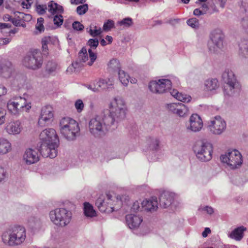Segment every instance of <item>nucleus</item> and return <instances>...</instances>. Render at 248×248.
<instances>
[{
    "label": "nucleus",
    "mask_w": 248,
    "mask_h": 248,
    "mask_svg": "<svg viewBox=\"0 0 248 248\" xmlns=\"http://www.w3.org/2000/svg\"><path fill=\"white\" fill-rule=\"evenodd\" d=\"M213 147L208 141L202 142V161H208L212 158Z\"/></svg>",
    "instance_id": "4be33fe9"
},
{
    "label": "nucleus",
    "mask_w": 248,
    "mask_h": 248,
    "mask_svg": "<svg viewBox=\"0 0 248 248\" xmlns=\"http://www.w3.org/2000/svg\"><path fill=\"white\" fill-rule=\"evenodd\" d=\"M54 23L57 26H60L63 23V17L61 15H56L54 17Z\"/></svg>",
    "instance_id": "de8ad7c7"
},
{
    "label": "nucleus",
    "mask_w": 248,
    "mask_h": 248,
    "mask_svg": "<svg viewBox=\"0 0 248 248\" xmlns=\"http://www.w3.org/2000/svg\"><path fill=\"white\" fill-rule=\"evenodd\" d=\"M25 78L24 77L20 75L16 76V79H14L13 83L15 85L17 84L18 88H21L25 82Z\"/></svg>",
    "instance_id": "58836bf2"
},
{
    "label": "nucleus",
    "mask_w": 248,
    "mask_h": 248,
    "mask_svg": "<svg viewBox=\"0 0 248 248\" xmlns=\"http://www.w3.org/2000/svg\"><path fill=\"white\" fill-rule=\"evenodd\" d=\"M211 233V229L208 227L204 228V230L202 232V237H206L208 234Z\"/></svg>",
    "instance_id": "338daca9"
},
{
    "label": "nucleus",
    "mask_w": 248,
    "mask_h": 248,
    "mask_svg": "<svg viewBox=\"0 0 248 248\" xmlns=\"http://www.w3.org/2000/svg\"><path fill=\"white\" fill-rule=\"evenodd\" d=\"M23 159L27 165L37 163L39 160L38 151L32 148L27 149L23 154Z\"/></svg>",
    "instance_id": "2eb2a0df"
},
{
    "label": "nucleus",
    "mask_w": 248,
    "mask_h": 248,
    "mask_svg": "<svg viewBox=\"0 0 248 248\" xmlns=\"http://www.w3.org/2000/svg\"><path fill=\"white\" fill-rule=\"evenodd\" d=\"M73 28L76 31H81L84 29V26L78 21H75L72 24Z\"/></svg>",
    "instance_id": "603ef678"
},
{
    "label": "nucleus",
    "mask_w": 248,
    "mask_h": 248,
    "mask_svg": "<svg viewBox=\"0 0 248 248\" xmlns=\"http://www.w3.org/2000/svg\"><path fill=\"white\" fill-rule=\"evenodd\" d=\"M141 208L151 213L156 211L158 208V202L156 197L143 200L141 203Z\"/></svg>",
    "instance_id": "f3484780"
},
{
    "label": "nucleus",
    "mask_w": 248,
    "mask_h": 248,
    "mask_svg": "<svg viewBox=\"0 0 248 248\" xmlns=\"http://www.w3.org/2000/svg\"><path fill=\"white\" fill-rule=\"evenodd\" d=\"M172 83L168 79L152 80L149 83V89L153 93L161 94L170 89Z\"/></svg>",
    "instance_id": "9b49d317"
},
{
    "label": "nucleus",
    "mask_w": 248,
    "mask_h": 248,
    "mask_svg": "<svg viewBox=\"0 0 248 248\" xmlns=\"http://www.w3.org/2000/svg\"><path fill=\"white\" fill-rule=\"evenodd\" d=\"M193 150L197 158L202 159V140H199L195 142L193 146Z\"/></svg>",
    "instance_id": "7c9ffc66"
},
{
    "label": "nucleus",
    "mask_w": 248,
    "mask_h": 248,
    "mask_svg": "<svg viewBox=\"0 0 248 248\" xmlns=\"http://www.w3.org/2000/svg\"><path fill=\"white\" fill-rule=\"evenodd\" d=\"M75 106L78 112H81L84 108V104L83 101L81 99L77 100L75 103Z\"/></svg>",
    "instance_id": "49530a36"
},
{
    "label": "nucleus",
    "mask_w": 248,
    "mask_h": 248,
    "mask_svg": "<svg viewBox=\"0 0 248 248\" xmlns=\"http://www.w3.org/2000/svg\"><path fill=\"white\" fill-rule=\"evenodd\" d=\"M210 38L211 42L208 44V47L211 52L217 53L223 47L225 35L221 29L217 28L213 30Z\"/></svg>",
    "instance_id": "6e6552de"
},
{
    "label": "nucleus",
    "mask_w": 248,
    "mask_h": 248,
    "mask_svg": "<svg viewBox=\"0 0 248 248\" xmlns=\"http://www.w3.org/2000/svg\"><path fill=\"white\" fill-rule=\"evenodd\" d=\"M109 109L105 110L102 117L97 116L92 118L89 123L90 132L94 137L100 138L105 135L107 125L110 126L118 124L126 117L127 108L124 99L116 97L111 101Z\"/></svg>",
    "instance_id": "f257e3e1"
},
{
    "label": "nucleus",
    "mask_w": 248,
    "mask_h": 248,
    "mask_svg": "<svg viewBox=\"0 0 248 248\" xmlns=\"http://www.w3.org/2000/svg\"><path fill=\"white\" fill-rule=\"evenodd\" d=\"M22 129L21 123L19 120L12 121L6 124L5 130L11 135L19 134Z\"/></svg>",
    "instance_id": "412c9836"
},
{
    "label": "nucleus",
    "mask_w": 248,
    "mask_h": 248,
    "mask_svg": "<svg viewBox=\"0 0 248 248\" xmlns=\"http://www.w3.org/2000/svg\"><path fill=\"white\" fill-rule=\"evenodd\" d=\"M15 16H17V14H19L20 15V18L22 19L23 20H30L31 17V16L29 14H25L23 13H20L19 12H16L14 13Z\"/></svg>",
    "instance_id": "4d7b16f0"
},
{
    "label": "nucleus",
    "mask_w": 248,
    "mask_h": 248,
    "mask_svg": "<svg viewBox=\"0 0 248 248\" xmlns=\"http://www.w3.org/2000/svg\"><path fill=\"white\" fill-rule=\"evenodd\" d=\"M23 64L29 69L36 70L40 68L43 63V58L40 51L34 49L25 57Z\"/></svg>",
    "instance_id": "9d476101"
},
{
    "label": "nucleus",
    "mask_w": 248,
    "mask_h": 248,
    "mask_svg": "<svg viewBox=\"0 0 248 248\" xmlns=\"http://www.w3.org/2000/svg\"><path fill=\"white\" fill-rule=\"evenodd\" d=\"M81 62H75L72 63V66L74 68L75 72H78L79 71L82 67Z\"/></svg>",
    "instance_id": "052dcab7"
},
{
    "label": "nucleus",
    "mask_w": 248,
    "mask_h": 248,
    "mask_svg": "<svg viewBox=\"0 0 248 248\" xmlns=\"http://www.w3.org/2000/svg\"><path fill=\"white\" fill-rule=\"evenodd\" d=\"M247 230V228L241 226L233 230L229 234V236L236 241H240L244 237V232Z\"/></svg>",
    "instance_id": "b1692460"
},
{
    "label": "nucleus",
    "mask_w": 248,
    "mask_h": 248,
    "mask_svg": "<svg viewBox=\"0 0 248 248\" xmlns=\"http://www.w3.org/2000/svg\"><path fill=\"white\" fill-rule=\"evenodd\" d=\"M142 220V217L140 215L131 214L125 216L126 224L131 229L138 228Z\"/></svg>",
    "instance_id": "a211bd4d"
},
{
    "label": "nucleus",
    "mask_w": 248,
    "mask_h": 248,
    "mask_svg": "<svg viewBox=\"0 0 248 248\" xmlns=\"http://www.w3.org/2000/svg\"><path fill=\"white\" fill-rule=\"evenodd\" d=\"M89 56L90 61L88 62L87 64L91 66H92L95 60L97 59V55L95 53L93 52L92 49H88Z\"/></svg>",
    "instance_id": "4c0bfd02"
},
{
    "label": "nucleus",
    "mask_w": 248,
    "mask_h": 248,
    "mask_svg": "<svg viewBox=\"0 0 248 248\" xmlns=\"http://www.w3.org/2000/svg\"><path fill=\"white\" fill-rule=\"evenodd\" d=\"M111 198V196L107 194L106 198L102 195L97 199L95 204L101 212L109 213L115 210L114 207L112 206Z\"/></svg>",
    "instance_id": "4468645a"
},
{
    "label": "nucleus",
    "mask_w": 248,
    "mask_h": 248,
    "mask_svg": "<svg viewBox=\"0 0 248 248\" xmlns=\"http://www.w3.org/2000/svg\"><path fill=\"white\" fill-rule=\"evenodd\" d=\"M11 41L9 38H0V46L8 44Z\"/></svg>",
    "instance_id": "69168bd1"
},
{
    "label": "nucleus",
    "mask_w": 248,
    "mask_h": 248,
    "mask_svg": "<svg viewBox=\"0 0 248 248\" xmlns=\"http://www.w3.org/2000/svg\"><path fill=\"white\" fill-rule=\"evenodd\" d=\"M20 16H18L17 18H13V19L12 20V23L16 26H20L21 25L22 20V19H21L20 18Z\"/></svg>",
    "instance_id": "bf43d9fd"
},
{
    "label": "nucleus",
    "mask_w": 248,
    "mask_h": 248,
    "mask_svg": "<svg viewBox=\"0 0 248 248\" xmlns=\"http://www.w3.org/2000/svg\"><path fill=\"white\" fill-rule=\"evenodd\" d=\"M46 9V6L45 5H37L36 6V11L39 15H43L45 13Z\"/></svg>",
    "instance_id": "8fccbe9b"
},
{
    "label": "nucleus",
    "mask_w": 248,
    "mask_h": 248,
    "mask_svg": "<svg viewBox=\"0 0 248 248\" xmlns=\"http://www.w3.org/2000/svg\"><path fill=\"white\" fill-rule=\"evenodd\" d=\"M14 72L12 63L6 60L0 61V73L5 78H10Z\"/></svg>",
    "instance_id": "6ab92c4d"
},
{
    "label": "nucleus",
    "mask_w": 248,
    "mask_h": 248,
    "mask_svg": "<svg viewBox=\"0 0 248 248\" xmlns=\"http://www.w3.org/2000/svg\"><path fill=\"white\" fill-rule=\"evenodd\" d=\"M239 55L244 58H248V40L242 39L239 44Z\"/></svg>",
    "instance_id": "393cba45"
},
{
    "label": "nucleus",
    "mask_w": 248,
    "mask_h": 248,
    "mask_svg": "<svg viewBox=\"0 0 248 248\" xmlns=\"http://www.w3.org/2000/svg\"><path fill=\"white\" fill-rule=\"evenodd\" d=\"M119 24L121 26L129 28L133 24V19L130 17H126L119 21Z\"/></svg>",
    "instance_id": "a19ab883"
},
{
    "label": "nucleus",
    "mask_w": 248,
    "mask_h": 248,
    "mask_svg": "<svg viewBox=\"0 0 248 248\" xmlns=\"http://www.w3.org/2000/svg\"><path fill=\"white\" fill-rule=\"evenodd\" d=\"M119 78L121 83L125 86H126L129 80V76L124 71L120 70L118 72Z\"/></svg>",
    "instance_id": "2f4dec72"
},
{
    "label": "nucleus",
    "mask_w": 248,
    "mask_h": 248,
    "mask_svg": "<svg viewBox=\"0 0 248 248\" xmlns=\"http://www.w3.org/2000/svg\"><path fill=\"white\" fill-rule=\"evenodd\" d=\"M7 176V172L4 167L0 166V183L5 180Z\"/></svg>",
    "instance_id": "6e6d98bb"
},
{
    "label": "nucleus",
    "mask_w": 248,
    "mask_h": 248,
    "mask_svg": "<svg viewBox=\"0 0 248 248\" xmlns=\"http://www.w3.org/2000/svg\"><path fill=\"white\" fill-rule=\"evenodd\" d=\"M178 105L174 103L168 104V108L171 112L175 113Z\"/></svg>",
    "instance_id": "e2e57ef3"
},
{
    "label": "nucleus",
    "mask_w": 248,
    "mask_h": 248,
    "mask_svg": "<svg viewBox=\"0 0 248 248\" xmlns=\"http://www.w3.org/2000/svg\"><path fill=\"white\" fill-rule=\"evenodd\" d=\"M109 79L108 78H101L97 82V84L98 87L102 89H106L108 88V86L111 85V83H109Z\"/></svg>",
    "instance_id": "f704fd0d"
},
{
    "label": "nucleus",
    "mask_w": 248,
    "mask_h": 248,
    "mask_svg": "<svg viewBox=\"0 0 248 248\" xmlns=\"http://www.w3.org/2000/svg\"><path fill=\"white\" fill-rule=\"evenodd\" d=\"M60 130L62 135L68 140H73L79 134L78 123L74 119L64 117L60 122Z\"/></svg>",
    "instance_id": "20e7f679"
},
{
    "label": "nucleus",
    "mask_w": 248,
    "mask_h": 248,
    "mask_svg": "<svg viewBox=\"0 0 248 248\" xmlns=\"http://www.w3.org/2000/svg\"><path fill=\"white\" fill-rule=\"evenodd\" d=\"M54 113L53 108L50 105L43 107L41 110L38 124L41 127L48 125L53 120Z\"/></svg>",
    "instance_id": "ddd939ff"
},
{
    "label": "nucleus",
    "mask_w": 248,
    "mask_h": 248,
    "mask_svg": "<svg viewBox=\"0 0 248 248\" xmlns=\"http://www.w3.org/2000/svg\"><path fill=\"white\" fill-rule=\"evenodd\" d=\"M222 78L224 83V92L225 94L232 96L239 91L240 84L231 69H226L222 74Z\"/></svg>",
    "instance_id": "39448f33"
},
{
    "label": "nucleus",
    "mask_w": 248,
    "mask_h": 248,
    "mask_svg": "<svg viewBox=\"0 0 248 248\" xmlns=\"http://www.w3.org/2000/svg\"><path fill=\"white\" fill-rule=\"evenodd\" d=\"M86 30L90 35L93 37L100 35L102 32L101 28L98 27L93 24H91Z\"/></svg>",
    "instance_id": "c85d7f7f"
},
{
    "label": "nucleus",
    "mask_w": 248,
    "mask_h": 248,
    "mask_svg": "<svg viewBox=\"0 0 248 248\" xmlns=\"http://www.w3.org/2000/svg\"><path fill=\"white\" fill-rule=\"evenodd\" d=\"M7 92V89L3 85H0V97L6 94Z\"/></svg>",
    "instance_id": "774afa93"
},
{
    "label": "nucleus",
    "mask_w": 248,
    "mask_h": 248,
    "mask_svg": "<svg viewBox=\"0 0 248 248\" xmlns=\"http://www.w3.org/2000/svg\"><path fill=\"white\" fill-rule=\"evenodd\" d=\"M189 125L186 128L191 131L197 132L202 129V118L197 114H193L189 118Z\"/></svg>",
    "instance_id": "dca6fc26"
},
{
    "label": "nucleus",
    "mask_w": 248,
    "mask_h": 248,
    "mask_svg": "<svg viewBox=\"0 0 248 248\" xmlns=\"http://www.w3.org/2000/svg\"><path fill=\"white\" fill-rule=\"evenodd\" d=\"M186 23L188 26L193 29H197L200 26L199 21L195 17L189 19Z\"/></svg>",
    "instance_id": "ea45409f"
},
{
    "label": "nucleus",
    "mask_w": 248,
    "mask_h": 248,
    "mask_svg": "<svg viewBox=\"0 0 248 248\" xmlns=\"http://www.w3.org/2000/svg\"><path fill=\"white\" fill-rule=\"evenodd\" d=\"M50 42V37H45L42 40V48L44 55L48 54L47 44Z\"/></svg>",
    "instance_id": "e433bc0d"
},
{
    "label": "nucleus",
    "mask_w": 248,
    "mask_h": 248,
    "mask_svg": "<svg viewBox=\"0 0 248 248\" xmlns=\"http://www.w3.org/2000/svg\"><path fill=\"white\" fill-rule=\"evenodd\" d=\"M6 110L1 108H0V125L5 123L6 121Z\"/></svg>",
    "instance_id": "09e8293b"
},
{
    "label": "nucleus",
    "mask_w": 248,
    "mask_h": 248,
    "mask_svg": "<svg viewBox=\"0 0 248 248\" xmlns=\"http://www.w3.org/2000/svg\"><path fill=\"white\" fill-rule=\"evenodd\" d=\"M202 211L206 212L210 215H212L214 212V209L212 207L209 206H206L202 208Z\"/></svg>",
    "instance_id": "680f3d73"
},
{
    "label": "nucleus",
    "mask_w": 248,
    "mask_h": 248,
    "mask_svg": "<svg viewBox=\"0 0 248 248\" xmlns=\"http://www.w3.org/2000/svg\"><path fill=\"white\" fill-rule=\"evenodd\" d=\"M11 150L9 141L4 139L0 138V154H5Z\"/></svg>",
    "instance_id": "bb28decb"
},
{
    "label": "nucleus",
    "mask_w": 248,
    "mask_h": 248,
    "mask_svg": "<svg viewBox=\"0 0 248 248\" xmlns=\"http://www.w3.org/2000/svg\"><path fill=\"white\" fill-rule=\"evenodd\" d=\"M84 214L87 217H93L96 216V213L93 206L89 202L84 203Z\"/></svg>",
    "instance_id": "a878e982"
},
{
    "label": "nucleus",
    "mask_w": 248,
    "mask_h": 248,
    "mask_svg": "<svg viewBox=\"0 0 248 248\" xmlns=\"http://www.w3.org/2000/svg\"><path fill=\"white\" fill-rule=\"evenodd\" d=\"M57 68V63L53 61L48 62L46 66V71L49 74L52 73L56 71Z\"/></svg>",
    "instance_id": "c9c22d12"
},
{
    "label": "nucleus",
    "mask_w": 248,
    "mask_h": 248,
    "mask_svg": "<svg viewBox=\"0 0 248 248\" xmlns=\"http://www.w3.org/2000/svg\"><path fill=\"white\" fill-rule=\"evenodd\" d=\"M41 144L38 151L43 156L55 158L57 155V148L59 140L55 129L48 128L44 130L40 134Z\"/></svg>",
    "instance_id": "f03ea898"
},
{
    "label": "nucleus",
    "mask_w": 248,
    "mask_h": 248,
    "mask_svg": "<svg viewBox=\"0 0 248 248\" xmlns=\"http://www.w3.org/2000/svg\"><path fill=\"white\" fill-rule=\"evenodd\" d=\"M32 3V0H26L22 2V5L23 8L29 9L31 7Z\"/></svg>",
    "instance_id": "0e129e2a"
},
{
    "label": "nucleus",
    "mask_w": 248,
    "mask_h": 248,
    "mask_svg": "<svg viewBox=\"0 0 248 248\" xmlns=\"http://www.w3.org/2000/svg\"><path fill=\"white\" fill-rule=\"evenodd\" d=\"M174 193L170 191H163L160 195V205L163 208H166L169 206L174 200Z\"/></svg>",
    "instance_id": "aec40b11"
},
{
    "label": "nucleus",
    "mask_w": 248,
    "mask_h": 248,
    "mask_svg": "<svg viewBox=\"0 0 248 248\" xmlns=\"http://www.w3.org/2000/svg\"><path fill=\"white\" fill-rule=\"evenodd\" d=\"M222 163L226 164L231 170L239 169L243 163V158L241 153L237 150L229 151L220 157Z\"/></svg>",
    "instance_id": "0eeeda50"
},
{
    "label": "nucleus",
    "mask_w": 248,
    "mask_h": 248,
    "mask_svg": "<svg viewBox=\"0 0 248 248\" xmlns=\"http://www.w3.org/2000/svg\"><path fill=\"white\" fill-rule=\"evenodd\" d=\"M188 112V108L183 104H178L177 108H176V114L180 117L185 116Z\"/></svg>",
    "instance_id": "473e14b6"
},
{
    "label": "nucleus",
    "mask_w": 248,
    "mask_h": 248,
    "mask_svg": "<svg viewBox=\"0 0 248 248\" xmlns=\"http://www.w3.org/2000/svg\"><path fill=\"white\" fill-rule=\"evenodd\" d=\"M89 59L87 49L83 47L78 53V60L80 62H85Z\"/></svg>",
    "instance_id": "72a5a7b5"
},
{
    "label": "nucleus",
    "mask_w": 248,
    "mask_h": 248,
    "mask_svg": "<svg viewBox=\"0 0 248 248\" xmlns=\"http://www.w3.org/2000/svg\"><path fill=\"white\" fill-rule=\"evenodd\" d=\"M87 45L90 47V49H92V50L96 49L99 45L98 40L96 38L90 39L88 41Z\"/></svg>",
    "instance_id": "37998d69"
},
{
    "label": "nucleus",
    "mask_w": 248,
    "mask_h": 248,
    "mask_svg": "<svg viewBox=\"0 0 248 248\" xmlns=\"http://www.w3.org/2000/svg\"><path fill=\"white\" fill-rule=\"evenodd\" d=\"M57 3L54 2L53 1H50L48 5V11L54 14L56 13V9H57Z\"/></svg>",
    "instance_id": "864d4df0"
},
{
    "label": "nucleus",
    "mask_w": 248,
    "mask_h": 248,
    "mask_svg": "<svg viewBox=\"0 0 248 248\" xmlns=\"http://www.w3.org/2000/svg\"><path fill=\"white\" fill-rule=\"evenodd\" d=\"M1 241L9 247L22 245L27 237L25 228L22 226H14L6 229L1 234Z\"/></svg>",
    "instance_id": "7ed1b4c3"
},
{
    "label": "nucleus",
    "mask_w": 248,
    "mask_h": 248,
    "mask_svg": "<svg viewBox=\"0 0 248 248\" xmlns=\"http://www.w3.org/2000/svg\"><path fill=\"white\" fill-rule=\"evenodd\" d=\"M8 110L14 115H18L24 110H29L31 108V104H27L25 98L20 96L14 97L8 101L7 104Z\"/></svg>",
    "instance_id": "1a4fd4ad"
},
{
    "label": "nucleus",
    "mask_w": 248,
    "mask_h": 248,
    "mask_svg": "<svg viewBox=\"0 0 248 248\" xmlns=\"http://www.w3.org/2000/svg\"><path fill=\"white\" fill-rule=\"evenodd\" d=\"M168 91H169L174 98L181 102L188 103L191 100V97L190 95L179 93L177 90L170 89Z\"/></svg>",
    "instance_id": "5701e85b"
},
{
    "label": "nucleus",
    "mask_w": 248,
    "mask_h": 248,
    "mask_svg": "<svg viewBox=\"0 0 248 248\" xmlns=\"http://www.w3.org/2000/svg\"><path fill=\"white\" fill-rule=\"evenodd\" d=\"M108 68L109 70L112 71H119L120 70L121 65L119 61L116 59L110 60L108 64Z\"/></svg>",
    "instance_id": "c756f323"
},
{
    "label": "nucleus",
    "mask_w": 248,
    "mask_h": 248,
    "mask_svg": "<svg viewBox=\"0 0 248 248\" xmlns=\"http://www.w3.org/2000/svg\"><path fill=\"white\" fill-rule=\"evenodd\" d=\"M44 19L43 17H39L37 19V22L35 26L36 29L39 31L40 32L44 31V27L43 25Z\"/></svg>",
    "instance_id": "a18cd8bd"
},
{
    "label": "nucleus",
    "mask_w": 248,
    "mask_h": 248,
    "mask_svg": "<svg viewBox=\"0 0 248 248\" xmlns=\"http://www.w3.org/2000/svg\"><path fill=\"white\" fill-rule=\"evenodd\" d=\"M207 128L212 134L219 135L225 130L226 124L220 116H216L208 123Z\"/></svg>",
    "instance_id": "f8f14e48"
},
{
    "label": "nucleus",
    "mask_w": 248,
    "mask_h": 248,
    "mask_svg": "<svg viewBox=\"0 0 248 248\" xmlns=\"http://www.w3.org/2000/svg\"><path fill=\"white\" fill-rule=\"evenodd\" d=\"M141 202H139V201H135L132 207H131V211L133 212H137L140 210V204H141Z\"/></svg>",
    "instance_id": "13d9d810"
},
{
    "label": "nucleus",
    "mask_w": 248,
    "mask_h": 248,
    "mask_svg": "<svg viewBox=\"0 0 248 248\" xmlns=\"http://www.w3.org/2000/svg\"><path fill=\"white\" fill-rule=\"evenodd\" d=\"M218 87V81L216 78L208 79L204 82V90L212 91Z\"/></svg>",
    "instance_id": "cd10ccee"
},
{
    "label": "nucleus",
    "mask_w": 248,
    "mask_h": 248,
    "mask_svg": "<svg viewBox=\"0 0 248 248\" xmlns=\"http://www.w3.org/2000/svg\"><path fill=\"white\" fill-rule=\"evenodd\" d=\"M88 10V5L87 4H84L78 6L77 8V12L79 15H82L85 14Z\"/></svg>",
    "instance_id": "c03bdc74"
},
{
    "label": "nucleus",
    "mask_w": 248,
    "mask_h": 248,
    "mask_svg": "<svg viewBox=\"0 0 248 248\" xmlns=\"http://www.w3.org/2000/svg\"><path fill=\"white\" fill-rule=\"evenodd\" d=\"M114 27V22L112 20H108L106 22H104L103 25V29L105 31H110L112 28Z\"/></svg>",
    "instance_id": "79ce46f5"
},
{
    "label": "nucleus",
    "mask_w": 248,
    "mask_h": 248,
    "mask_svg": "<svg viewBox=\"0 0 248 248\" xmlns=\"http://www.w3.org/2000/svg\"><path fill=\"white\" fill-rule=\"evenodd\" d=\"M159 141L157 139H153L150 144V147L153 150H156L158 148Z\"/></svg>",
    "instance_id": "5fc2aeb1"
},
{
    "label": "nucleus",
    "mask_w": 248,
    "mask_h": 248,
    "mask_svg": "<svg viewBox=\"0 0 248 248\" xmlns=\"http://www.w3.org/2000/svg\"><path fill=\"white\" fill-rule=\"evenodd\" d=\"M71 212L64 208H56L49 212L51 221L59 227L68 225L72 219Z\"/></svg>",
    "instance_id": "423d86ee"
},
{
    "label": "nucleus",
    "mask_w": 248,
    "mask_h": 248,
    "mask_svg": "<svg viewBox=\"0 0 248 248\" xmlns=\"http://www.w3.org/2000/svg\"><path fill=\"white\" fill-rule=\"evenodd\" d=\"M241 24L244 31L248 34V16L245 17L242 19Z\"/></svg>",
    "instance_id": "3c124183"
}]
</instances>
